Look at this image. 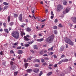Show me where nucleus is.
Instances as JSON below:
<instances>
[{
    "instance_id": "obj_42",
    "label": "nucleus",
    "mask_w": 76,
    "mask_h": 76,
    "mask_svg": "<svg viewBox=\"0 0 76 76\" xmlns=\"http://www.w3.org/2000/svg\"><path fill=\"white\" fill-rule=\"evenodd\" d=\"M53 54V52H50L49 54L50 56H51L52 55V54Z\"/></svg>"
},
{
    "instance_id": "obj_15",
    "label": "nucleus",
    "mask_w": 76,
    "mask_h": 76,
    "mask_svg": "<svg viewBox=\"0 0 76 76\" xmlns=\"http://www.w3.org/2000/svg\"><path fill=\"white\" fill-rule=\"evenodd\" d=\"M70 8H67L66 10V13H68L70 11Z\"/></svg>"
},
{
    "instance_id": "obj_10",
    "label": "nucleus",
    "mask_w": 76,
    "mask_h": 76,
    "mask_svg": "<svg viewBox=\"0 0 76 76\" xmlns=\"http://www.w3.org/2000/svg\"><path fill=\"white\" fill-rule=\"evenodd\" d=\"M18 54H21L23 53V52L22 51V50H19L18 51Z\"/></svg>"
},
{
    "instance_id": "obj_33",
    "label": "nucleus",
    "mask_w": 76,
    "mask_h": 76,
    "mask_svg": "<svg viewBox=\"0 0 76 76\" xmlns=\"http://www.w3.org/2000/svg\"><path fill=\"white\" fill-rule=\"evenodd\" d=\"M59 27H60L61 28H62V27H63V26L61 25V24H59L58 25Z\"/></svg>"
},
{
    "instance_id": "obj_41",
    "label": "nucleus",
    "mask_w": 76,
    "mask_h": 76,
    "mask_svg": "<svg viewBox=\"0 0 76 76\" xmlns=\"http://www.w3.org/2000/svg\"><path fill=\"white\" fill-rule=\"evenodd\" d=\"M41 62H43V63L45 61H44V59H41Z\"/></svg>"
},
{
    "instance_id": "obj_53",
    "label": "nucleus",
    "mask_w": 76,
    "mask_h": 76,
    "mask_svg": "<svg viewBox=\"0 0 76 76\" xmlns=\"http://www.w3.org/2000/svg\"><path fill=\"white\" fill-rule=\"evenodd\" d=\"M45 20H45V19H44V20H42L41 21V22H45Z\"/></svg>"
},
{
    "instance_id": "obj_49",
    "label": "nucleus",
    "mask_w": 76,
    "mask_h": 76,
    "mask_svg": "<svg viewBox=\"0 0 76 76\" xmlns=\"http://www.w3.org/2000/svg\"><path fill=\"white\" fill-rule=\"evenodd\" d=\"M21 46L18 47L17 48V49H18V50H19V49H20V48H21Z\"/></svg>"
},
{
    "instance_id": "obj_32",
    "label": "nucleus",
    "mask_w": 76,
    "mask_h": 76,
    "mask_svg": "<svg viewBox=\"0 0 76 76\" xmlns=\"http://www.w3.org/2000/svg\"><path fill=\"white\" fill-rule=\"evenodd\" d=\"M3 4H4V5H9V4L6 2H4Z\"/></svg>"
},
{
    "instance_id": "obj_31",
    "label": "nucleus",
    "mask_w": 76,
    "mask_h": 76,
    "mask_svg": "<svg viewBox=\"0 0 76 76\" xmlns=\"http://www.w3.org/2000/svg\"><path fill=\"white\" fill-rule=\"evenodd\" d=\"M52 74V72H49L47 74V76H50V75H51V74Z\"/></svg>"
},
{
    "instance_id": "obj_1",
    "label": "nucleus",
    "mask_w": 76,
    "mask_h": 76,
    "mask_svg": "<svg viewBox=\"0 0 76 76\" xmlns=\"http://www.w3.org/2000/svg\"><path fill=\"white\" fill-rule=\"evenodd\" d=\"M54 35H53L47 38L46 39L45 41L46 42H47L51 43V42H53V39H54Z\"/></svg>"
},
{
    "instance_id": "obj_6",
    "label": "nucleus",
    "mask_w": 76,
    "mask_h": 76,
    "mask_svg": "<svg viewBox=\"0 0 76 76\" xmlns=\"http://www.w3.org/2000/svg\"><path fill=\"white\" fill-rule=\"evenodd\" d=\"M18 18L20 21H22V14H20Z\"/></svg>"
},
{
    "instance_id": "obj_50",
    "label": "nucleus",
    "mask_w": 76,
    "mask_h": 76,
    "mask_svg": "<svg viewBox=\"0 0 76 76\" xmlns=\"http://www.w3.org/2000/svg\"><path fill=\"white\" fill-rule=\"evenodd\" d=\"M43 51L42 50L41 52H40V54H43Z\"/></svg>"
},
{
    "instance_id": "obj_58",
    "label": "nucleus",
    "mask_w": 76,
    "mask_h": 76,
    "mask_svg": "<svg viewBox=\"0 0 76 76\" xmlns=\"http://www.w3.org/2000/svg\"><path fill=\"white\" fill-rule=\"evenodd\" d=\"M45 60H49V58H44Z\"/></svg>"
},
{
    "instance_id": "obj_26",
    "label": "nucleus",
    "mask_w": 76,
    "mask_h": 76,
    "mask_svg": "<svg viewBox=\"0 0 76 76\" xmlns=\"http://www.w3.org/2000/svg\"><path fill=\"white\" fill-rule=\"evenodd\" d=\"M64 50V47H63V46H62L61 47V49H60V50L61 51H63Z\"/></svg>"
},
{
    "instance_id": "obj_55",
    "label": "nucleus",
    "mask_w": 76,
    "mask_h": 76,
    "mask_svg": "<svg viewBox=\"0 0 76 76\" xmlns=\"http://www.w3.org/2000/svg\"><path fill=\"white\" fill-rule=\"evenodd\" d=\"M60 17L62 18H64V15H61Z\"/></svg>"
},
{
    "instance_id": "obj_45",
    "label": "nucleus",
    "mask_w": 76,
    "mask_h": 76,
    "mask_svg": "<svg viewBox=\"0 0 76 76\" xmlns=\"http://www.w3.org/2000/svg\"><path fill=\"white\" fill-rule=\"evenodd\" d=\"M24 61L25 63H26V62H28V60H26V59H24Z\"/></svg>"
},
{
    "instance_id": "obj_34",
    "label": "nucleus",
    "mask_w": 76,
    "mask_h": 76,
    "mask_svg": "<svg viewBox=\"0 0 76 76\" xmlns=\"http://www.w3.org/2000/svg\"><path fill=\"white\" fill-rule=\"evenodd\" d=\"M42 71H41L40 72L39 74V76H41L42 75Z\"/></svg>"
},
{
    "instance_id": "obj_39",
    "label": "nucleus",
    "mask_w": 76,
    "mask_h": 76,
    "mask_svg": "<svg viewBox=\"0 0 76 76\" xmlns=\"http://www.w3.org/2000/svg\"><path fill=\"white\" fill-rule=\"evenodd\" d=\"M63 62L62 61V60L61 61H60L58 63V64H61V63H63Z\"/></svg>"
},
{
    "instance_id": "obj_21",
    "label": "nucleus",
    "mask_w": 76,
    "mask_h": 76,
    "mask_svg": "<svg viewBox=\"0 0 76 76\" xmlns=\"http://www.w3.org/2000/svg\"><path fill=\"white\" fill-rule=\"evenodd\" d=\"M67 4V1H64L63 4H64V5H66Z\"/></svg>"
},
{
    "instance_id": "obj_14",
    "label": "nucleus",
    "mask_w": 76,
    "mask_h": 76,
    "mask_svg": "<svg viewBox=\"0 0 76 76\" xmlns=\"http://www.w3.org/2000/svg\"><path fill=\"white\" fill-rule=\"evenodd\" d=\"M21 35L22 37H23V35H25V33L23 32V31H21Z\"/></svg>"
},
{
    "instance_id": "obj_35",
    "label": "nucleus",
    "mask_w": 76,
    "mask_h": 76,
    "mask_svg": "<svg viewBox=\"0 0 76 76\" xmlns=\"http://www.w3.org/2000/svg\"><path fill=\"white\" fill-rule=\"evenodd\" d=\"M31 58H32V57H29L28 58L27 60H31Z\"/></svg>"
},
{
    "instance_id": "obj_23",
    "label": "nucleus",
    "mask_w": 76,
    "mask_h": 76,
    "mask_svg": "<svg viewBox=\"0 0 76 76\" xmlns=\"http://www.w3.org/2000/svg\"><path fill=\"white\" fill-rule=\"evenodd\" d=\"M18 16V15L17 14H14V18H17Z\"/></svg>"
},
{
    "instance_id": "obj_29",
    "label": "nucleus",
    "mask_w": 76,
    "mask_h": 76,
    "mask_svg": "<svg viewBox=\"0 0 76 76\" xmlns=\"http://www.w3.org/2000/svg\"><path fill=\"white\" fill-rule=\"evenodd\" d=\"M18 72H15L14 73V75L15 76H16L17 75V74H18Z\"/></svg>"
},
{
    "instance_id": "obj_47",
    "label": "nucleus",
    "mask_w": 76,
    "mask_h": 76,
    "mask_svg": "<svg viewBox=\"0 0 76 76\" xmlns=\"http://www.w3.org/2000/svg\"><path fill=\"white\" fill-rule=\"evenodd\" d=\"M11 65H13V62L12 61H11L10 63Z\"/></svg>"
},
{
    "instance_id": "obj_19",
    "label": "nucleus",
    "mask_w": 76,
    "mask_h": 76,
    "mask_svg": "<svg viewBox=\"0 0 76 76\" xmlns=\"http://www.w3.org/2000/svg\"><path fill=\"white\" fill-rule=\"evenodd\" d=\"M4 30L5 32H6L7 33H9V31H8V29L7 28H5L4 29Z\"/></svg>"
},
{
    "instance_id": "obj_40",
    "label": "nucleus",
    "mask_w": 76,
    "mask_h": 76,
    "mask_svg": "<svg viewBox=\"0 0 76 76\" xmlns=\"http://www.w3.org/2000/svg\"><path fill=\"white\" fill-rule=\"evenodd\" d=\"M7 8V6H5L4 7V10H6Z\"/></svg>"
},
{
    "instance_id": "obj_38",
    "label": "nucleus",
    "mask_w": 76,
    "mask_h": 76,
    "mask_svg": "<svg viewBox=\"0 0 76 76\" xmlns=\"http://www.w3.org/2000/svg\"><path fill=\"white\" fill-rule=\"evenodd\" d=\"M54 33L55 34H57V31L55 30H54Z\"/></svg>"
},
{
    "instance_id": "obj_59",
    "label": "nucleus",
    "mask_w": 76,
    "mask_h": 76,
    "mask_svg": "<svg viewBox=\"0 0 76 76\" xmlns=\"http://www.w3.org/2000/svg\"><path fill=\"white\" fill-rule=\"evenodd\" d=\"M0 54H1V55H3V52L1 51L0 53Z\"/></svg>"
},
{
    "instance_id": "obj_11",
    "label": "nucleus",
    "mask_w": 76,
    "mask_h": 76,
    "mask_svg": "<svg viewBox=\"0 0 76 76\" xmlns=\"http://www.w3.org/2000/svg\"><path fill=\"white\" fill-rule=\"evenodd\" d=\"M69 60L67 59H63L62 60V62H67V61H68Z\"/></svg>"
},
{
    "instance_id": "obj_62",
    "label": "nucleus",
    "mask_w": 76,
    "mask_h": 76,
    "mask_svg": "<svg viewBox=\"0 0 76 76\" xmlns=\"http://www.w3.org/2000/svg\"><path fill=\"white\" fill-rule=\"evenodd\" d=\"M69 26L71 27H72V26H73V25H72V24H70L69 25Z\"/></svg>"
},
{
    "instance_id": "obj_54",
    "label": "nucleus",
    "mask_w": 76,
    "mask_h": 76,
    "mask_svg": "<svg viewBox=\"0 0 76 76\" xmlns=\"http://www.w3.org/2000/svg\"><path fill=\"white\" fill-rule=\"evenodd\" d=\"M37 37V36L36 35H34V38H36Z\"/></svg>"
},
{
    "instance_id": "obj_20",
    "label": "nucleus",
    "mask_w": 76,
    "mask_h": 76,
    "mask_svg": "<svg viewBox=\"0 0 76 76\" xmlns=\"http://www.w3.org/2000/svg\"><path fill=\"white\" fill-rule=\"evenodd\" d=\"M53 29H57V26H54L53 27Z\"/></svg>"
},
{
    "instance_id": "obj_44",
    "label": "nucleus",
    "mask_w": 76,
    "mask_h": 76,
    "mask_svg": "<svg viewBox=\"0 0 76 76\" xmlns=\"http://www.w3.org/2000/svg\"><path fill=\"white\" fill-rule=\"evenodd\" d=\"M18 42H16L14 44V45L15 46L17 45H18Z\"/></svg>"
},
{
    "instance_id": "obj_48",
    "label": "nucleus",
    "mask_w": 76,
    "mask_h": 76,
    "mask_svg": "<svg viewBox=\"0 0 76 76\" xmlns=\"http://www.w3.org/2000/svg\"><path fill=\"white\" fill-rule=\"evenodd\" d=\"M43 64V66H45V65H47V63H46V62H45L43 64Z\"/></svg>"
},
{
    "instance_id": "obj_5",
    "label": "nucleus",
    "mask_w": 76,
    "mask_h": 76,
    "mask_svg": "<svg viewBox=\"0 0 76 76\" xmlns=\"http://www.w3.org/2000/svg\"><path fill=\"white\" fill-rule=\"evenodd\" d=\"M30 36H29V35H27L26 36H24V39L25 40V41H29L30 40V39H28V38H30Z\"/></svg>"
},
{
    "instance_id": "obj_36",
    "label": "nucleus",
    "mask_w": 76,
    "mask_h": 76,
    "mask_svg": "<svg viewBox=\"0 0 76 76\" xmlns=\"http://www.w3.org/2000/svg\"><path fill=\"white\" fill-rule=\"evenodd\" d=\"M10 53L11 54H14V52L13 51V50H11L10 51Z\"/></svg>"
},
{
    "instance_id": "obj_56",
    "label": "nucleus",
    "mask_w": 76,
    "mask_h": 76,
    "mask_svg": "<svg viewBox=\"0 0 76 76\" xmlns=\"http://www.w3.org/2000/svg\"><path fill=\"white\" fill-rule=\"evenodd\" d=\"M20 57H21V56H20V55H18V59H20Z\"/></svg>"
},
{
    "instance_id": "obj_57",
    "label": "nucleus",
    "mask_w": 76,
    "mask_h": 76,
    "mask_svg": "<svg viewBox=\"0 0 76 76\" xmlns=\"http://www.w3.org/2000/svg\"><path fill=\"white\" fill-rule=\"evenodd\" d=\"M39 35L40 37H42V35L41 34H39Z\"/></svg>"
},
{
    "instance_id": "obj_25",
    "label": "nucleus",
    "mask_w": 76,
    "mask_h": 76,
    "mask_svg": "<svg viewBox=\"0 0 76 76\" xmlns=\"http://www.w3.org/2000/svg\"><path fill=\"white\" fill-rule=\"evenodd\" d=\"M34 49H36V50H38V47L37 45H35L34 46Z\"/></svg>"
},
{
    "instance_id": "obj_12",
    "label": "nucleus",
    "mask_w": 76,
    "mask_h": 76,
    "mask_svg": "<svg viewBox=\"0 0 76 76\" xmlns=\"http://www.w3.org/2000/svg\"><path fill=\"white\" fill-rule=\"evenodd\" d=\"M26 31H28V32H30V31H31V28L28 27L26 29Z\"/></svg>"
},
{
    "instance_id": "obj_3",
    "label": "nucleus",
    "mask_w": 76,
    "mask_h": 76,
    "mask_svg": "<svg viewBox=\"0 0 76 76\" xmlns=\"http://www.w3.org/2000/svg\"><path fill=\"white\" fill-rule=\"evenodd\" d=\"M64 40L65 41L66 43H68V44H69L71 45H73V43L72 42L71 40L69 39L67 37H65V38L64 39Z\"/></svg>"
},
{
    "instance_id": "obj_8",
    "label": "nucleus",
    "mask_w": 76,
    "mask_h": 76,
    "mask_svg": "<svg viewBox=\"0 0 76 76\" xmlns=\"http://www.w3.org/2000/svg\"><path fill=\"white\" fill-rule=\"evenodd\" d=\"M33 70L35 73H38L39 72V69L34 68Z\"/></svg>"
},
{
    "instance_id": "obj_63",
    "label": "nucleus",
    "mask_w": 76,
    "mask_h": 76,
    "mask_svg": "<svg viewBox=\"0 0 76 76\" xmlns=\"http://www.w3.org/2000/svg\"><path fill=\"white\" fill-rule=\"evenodd\" d=\"M54 18V16H51L50 17L51 19H53V18Z\"/></svg>"
},
{
    "instance_id": "obj_18",
    "label": "nucleus",
    "mask_w": 76,
    "mask_h": 76,
    "mask_svg": "<svg viewBox=\"0 0 76 76\" xmlns=\"http://www.w3.org/2000/svg\"><path fill=\"white\" fill-rule=\"evenodd\" d=\"M53 50V47H52L51 48L48 49V50L49 51H52Z\"/></svg>"
},
{
    "instance_id": "obj_13",
    "label": "nucleus",
    "mask_w": 76,
    "mask_h": 76,
    "mask_svg": "<svg viewBox=\"0 0 76 76\" xmlns=\"http://www.w3.org/2000/svg\"><path fill=\"white\" fill-rule=\"evenodd\" d=\"M44 40V39L43 38H42L40 39H37V41H39V42H41V41H42Z\"/></svg>"
},
{
    "instance_id": "obj_9",
    "label": "nucleus",
    "mask_w": 76,
    "mask_h": 76,
    "mask_svg": "<svg viewBox=\"0 0 76 76\" xmlns=\"http://www.w3.org/2000/svg\"><path fill=\"white\" fill-rule=\"evenodd\" d=\"M27 72L28 73H31V72H32V69H28L26 70Z\"/></svg>"
},
{
    "instance_id": "obj_27",
    "label": "nucleus",
    "mask_w": 76,
    "mask_h": 76,
    "mask_svg": "<svg viewBox=\"0 0 76 76\" xmlns=\"http://www.w3.org/2000/svg\"><path fill=\"white\" fill-rule=\"evenodd\" d=\"M25 67L26 68H27V67H28V63H26L25 64Z\"/></svg>"
},
{
    "instance_id": "obj_60",
    "label": "nucleus",
    "mask_w": 76,
    "mask_h": 76,
    "mask_svg": "<svg viewBox=\"0 0 76 76\" xmlns=\"http://www.w3.org/2000/svg\"><path fill=\"white\" fill-rule=\"evenodd\" d=\"M45 12H46V13H47V12H48V10L47 9H46L45 10Z\"/></svg>"
},
{
    "instance_id": "obj_2",
    "label": "nucleus",
    "mask_w": 76,
    "mask_h": 76,
    "mask_svg": "<svg viewBox=\"0 0 76 76\" xmlns=\"http://www.w3.org/2000/svg\"><path fill=\"white\" fill-rule=\"evenodd\" d=\"M12 37H14L15 38L18 39L19 37V32L16 31H13L12 33Z\"/></svg>"
},
{
    "instance_id": "obj_4",
    "label": "nucleus",
    "mask_w": 76,
    "mask_h": 76,
    "mask_svg": "<svg viewBox=\"0 0 76 76\" xmlns=\"http://www.w3.org/2000/svg\"><path fill=\"white\" fill-rule=\"evenodd\" d=\"M63 7L61 5H58L57 6V11H60V10L63 9Z\"/></svg>"
},
{
    "instance_id": "obj_16",
    "label": "nucleus",
    "mask_w": 76,
    "mask_h": 76,
    "mask_svg": "<svg viewBox=\"0 0 76 76\" xmlns=\"http://www.w3.org/2000/svg\"><path fill=\"white\" fill-rule=\"evenodd\" d=\"M34 62H35L36 61H37V62H38L39 63V62H40V61H39V59H35L34 60Z\"/></svg>"
},
{
    "instance_id": "obj_61",
    "label": "nucleus",
    "mask_w": 76,
    "mask_h": 76,
    "mask_svg": "<svg viewBox=\"0 0 76 76\" xmlns=\"http://www.w3.org/2000/svg\"><path fill=\"white\" fill-rule=\"evenodd\" d=\"M53 64H50L49 65V66L50 67H51V66H53Z\"/></svg>"
},
{
    "instance_id": "obj_7",
    "label": "nucleus",
    "mask_w": 76,
    "mask_h": 76,
    "mask_svg": "<svg viewBox=\"0 0 76 76\" xmlns=\"http://www.w3.org/2000/svg\"><path fill=\"white\" fill-rule=\"evenodd\" d=\"M72 20L74 23H76V17H73L72 18Z\"/></svg>"
},
{
    "instance_id": "obj_17",
    "label": "nucleus",
    "mask_w": 76,
    "mask_h": 76,
    "mask_svg": "<svg viewBox=\"0 0 76 76\" xmlns=\"http://www.w3.org/2000/svg\"><path fill=\"white\" fill-rule=\"evenodd\" d=\"M34 42V41L32 40L31 42H28L27 43L29 44H32Z\"/></svg>"
},
{
    "instance_id": "obj_22",
    "label": "nucleus",
    "mask_w": 76,
    "mask_h": 76,
    "mask_svg": "<svg viewBox=\"0 0 76 76\" xmlns=\"http://www.w3.org/2000/svg\"><path fill=\"white\" fill-rule=\"evenodd\" d=\"M10 16H9L8 18V22H10Z\"/></svg>"
},
{
    "instance_id": "obj_51",
    "label": "nucleus",
    "mask_w": 76,
    "mask_h": 76,
    "mask_svg": "<svg viewBox=\"0 0 76 76\" xmlns=\"http://www.w3.org/2000/svg\"><path fill=\"white\" fill-rule=\"evenodd\" d=\"M30 51L31 52V53H34V50H31Z\"/></svg>"
},
{
    "instance_id": "obj_46",
    "label": "nucleus",
    "mask_w": 76,
    "mask_h": 76,
    "mask_svg": "<svg viewBox=\"0 0 76 76\" xmlns=\"http://www.w3.org/2000/svg\"><path fill=\"white\" fill-rule=\"evenodd\" d=\"M51 14L52 15V16H54V14L53 13V11H51Z\"/></svg>"
},
{
    "instance_id": "obj_52",
    "label": "nucleus",
    "mask_w": 76,
    "mask_h": 76,
    "mask_svg": "<svg viewBox=\"0 0 76 76\" xmlns=\"http://www.w3.org/2000/svg\"><path fill=\"white\" fill-rule=\"evenodd\" d=\"M45 26V25H42L41 27L42 28H44Z\"/></svg>"
},
{
    "instance_id": "obj_28",
    "label": "nucleus",
    "mask_w": 76,
    "mask_h": 76,
    "mask_svg": "<svg viewBox=\"0 0 76 76\" xmlns=\"http://www.w3.org/2000/svg\"><path fill=\"white\" fill-rule=\"evenodd\" d=\"M34 17V18L35 19H37L38 18V17H36V18L35 17V16H34V15L33 14V16H32V18H33V17Z\"/></svg>"
},
{
    "instance_id": "obj_64",
    "label": "nucleus",
    "mask_w": 76,
    "mask_h": 76,
    "mask_svg": "<svg viewBox=\"0 0 76 76\" xmlns=\"http://www.w3.org/2000/svg\"><path fill=\"white\" fill-rule=\"evenodd\" d=\"M43 56H48L47 54H44L43 55Z\"/></svg>"
},
{
    "instance_id": "obj_24",
    "label": "nucleus",
    "mask_w": 76,
    "mask_h": 76,
    "mask_svg": "<svg viewBox=\"0 0 76 76\" xmlns=\"http://www.w3.org/2000/svg\"><path fill=\"white\" fill-rule=\"evenodd\" d=\"M13 24H14V23H13V22H12L10 23V25L12 26L13 25Z\"/></svg>"
},
{
    "instance_id": "obj_43",
    "label": "nucleus",
    "mask_w": 76,
    "mask_h": 76,
    "mask_svg": "<svg viewBox=\"0 0 76 76\" xmlns=\"http://www.w3.org/2000/svg\"><path fill=\"white\" fill-rule=\"evenodd\" d=\"M58 22V20L57 19H56L55 20V23H57Z\"/></svg>"
},
{
    "instance_id": "obj_30",
    "label": "nucleus",
    "mask_w": 76,
    "mask_h": 76,
    "mask_svg": "<svg viewBox=\"0 0 76 76\" xmlns=\"http://www.w3.org/2000/svg\"><path fill=\"white\" fill-rule=\"evenodd\" d=\"M30 45L29 44H26L25 45V46L27 47H29Z\"/></svg>"
},
{
    "instance_id": "obj_37",
    "label": "nucleus",
    "mask_w": 76,
    "mask_h": 76,
    "mask_svg": "<svg viewBox=\"0 0 76 76\" xmlns=\"http://www.w3.org/2000/svg\"><path fill=\"white\" fill-rule=\"evenodd\" d=\"M34 66L36 67H39V65L38 64H36L34 65Z\"/></svg>"
}]
</instances>
